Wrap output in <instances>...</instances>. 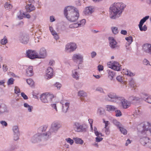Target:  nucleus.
Masks as SVG:
<instances>
[{"instance_id":"12","label":"nucleus","mask_w":151,"mask_h":151,"mask_svg":"<svg viewBox=\"0 0 151 151\" xmlns=\"http://www.w3.org/2000/svg\"><path fill=\"white\" fill-rule=\"evenodd\" d=\"M47 51L45 48L43 47L40 48L38 51V53H37V58L44 59L47 56Z\"/></svg>"},{"instance_id":"40","label":"nucleus","mask_w":151,"mask_h":151,"mask_svg":"<svg viewBox=\"0 0 151 151\" xmlns=\"http://www.w3.org/2000/svg\"><path fill=\"white\" fill-rule=\"evenodd\" d=\"M25 15V13H22L21 11H20L17 14L18 18L20 19H22L24 17V16Z\"/></svg>"},{"instance_id":"10","label":"nucleus","mask_w":151,"mask_h":151,"mask_svg":"<svg viewBox=\"0 0 151 151\" xmlns=\"http://www.w3.org/2000/svg\"><path fill=\"white\" fill-rule=\"evenodd\" d=\"M77 47V46L75 43H68L65 45V51L67 53H70L74 51Z\"/></svg>"},{"instance_id":"26","label":"nucleus","mask_w":151,"mask_h":151,"mask_svg":"<svg viewBox=\"0 0 151 151\" xmlns=\"http://www.w3.org/2000/svg\"><path fill=\"white\" fill-rule=\"evenodd\" d=\"M52 133L49 129V131L46 133L43 134H42V138H43L45 139H47L51 137V134Z\"/></svg>"},{"instance_id":"19","label":"nucleus","mask_w":151,"mask_h":151,"mask_svg":"<svg viewBox=\"0 0 151 151\" xmlns=\"http://www.w3.org/2000/svg\"><path fill=\"white\" fill-rule=\"evenodd\" d=\"M53 70L51 67L48 68L46 71V78L47 79L51 78L53 76Z\"/></svg>"},{"instance_id":"30","label":"nucleus","mask_w":151,"mask_h":151,"mask_svg":"<svg viewBox=\"0 0 151 151\" xmlns=\"http://www.w3.org/2000/svg\"><path fill=\"white\" fill-rule=\"evenodd\" d=\"M149 18V16H145L141 20L139 24V29H141V27L142 26L143 23Z\"/></svg>"},{"instance_id":"15","label":"nucleus","mask_w":151,"mask_h":151,"mask_svg":"<svg viewBox=\"0 0 151 151\" xmlns=\"http://www.w3.org/2000/svg\"><path fill=\"white\" fill-rule=\"evenodd\" d=\"M26 55L31 59L37 58V52L35 50H29L26 51Z\"/></svg>"},{"instance_id":"54","label":"nucleus","mask_w":151,"mask_h":151,"mask_svg":"<svg viewBox=\"0 0 151 151\" xmlns=\"http://www.w3.org/2000/svg\"><path fill=\"white\" fill-rule=\"evenodd\" d=\"M75 86L77 88H80L82 86V84L81 83L77 82L76 83Z\"/></svg>"},{"instance_id":"50","label":"nucleus","mask_w":151,"mask_h":151,"mask_svg":"<svg viewBox=\"0 0 151 151\" xmlns=\"http://www.w3.org/2000/svg\"><path fill=\"white\" fill-rule=\"evenodd\" d=\"M115 112L116 113L115 116H116L119 117L122 116V112L120 110L116 109Z\"/></svg>"},{"instance_id":"2","label":"nucleus","mask_w":151,"mask_h":151,"mask_svg":"<svg viewBox=\"0 0 151 151\" xmlns=\"http://www.w3.org/2000/svg\"><path fill=\"white\" fill-rule=\"evenodd\" d=\"M125 6V5L122 3H114L110 7V17L112 19L118 18Z\"/></svg>"},{"instance_id":"62","label":"nucleus","mask_w":151,"mask_h":151,"mask_svg":"<svg viewBox=\"0 0 151 151\" xmlns=\"http://www.w3.org/2000/svg\"><path fill=\"white\" fill-rule=\"evenodd\" d=\"M14 91L16 93H20V89L17 86H15L14 88Z\"/></svg>"},{"instance_id":"4","label":"nucleus","mask_w":151,"mask_h":151,"mask_svg":"<svg viewBox=\"0 0 151 151\" xmlns=\"http://www.w3.org/2000/svg\"><path fill=\"white\" fill-rule=\"evenodd\" d=\"M103 99L106 101L116 102L117 100L121 99V97L117 95L115 93L111 92L107 95L102 96Z\"/></svg>"},{"instance_id":"28","label":"nucleus","mask_w":151,"mask_h":151,"mask_svg":"<svg viewBox=\"0 0 151 151\" xmlns=\"http://www.w3.org/2000/svg\"><path fill=\"white\" fill-rule=\"evenodd\" d=\"M106 110L108 111H114L116 109V107L113 105H108L106 106Z\"/></svg>"},{"instance_id":"13","label":"nucleus","mask_w":151,"mask_h":151,"mask_svg":"<svg viewBox=\"0 0 151 151\" xmlns=\"http://www.w3.org/2000/svg\"><path fill=\"white\" fill-rule=\"evenodd\" d=\"M42 139V134L37 133L32 137L30 141L32 143H36L40 142Z\"/></svg>"},{"instance_id":"32","label":"nucleus","mask_w":151,"mask_h":151,"mask_svg":"<svg viewBox=\"0 0 151 151\" xmlns=\"http://www.w3.org/2000/svg\"><path fill=\"white\" fill-rule=\"evenodd\" d=\"M72 76L73 78L76 80H78L79 79V74L76 71V70H74L72 71Z\"/></svg>"},{"instance_id":"43","label":"nucleus","mask_w":151,"mask_h":151,"mask_svg":"<svg viewBox=\"0 0 151 151\" xmlns=\"http://www.w3.org/2000/svg\"><path fill=\"white\" fill-rule=\"evenodd\" d=\"M113 123L117 127L120 128V127L122 126V124L116 119H113Z\"/></svg>"},{"instance_id":"29","label":"nucleus","mask_w":151,"mask_h":151,"mask_svg":"<svg viewBox=\"0 0 151 151\" xmlns=\"http://www.w3.org/2000/svg\"><path fill=\"white\" fill-rule=\"evenodd\" d=\"M12 130L13 134H20L19 127L17 125L13 126L12 127Z\"/></svg>"},{"instance_id":"61","label":"nucleus","mask_w":151,"mask_h":151,"mask_svg":"<svg viewBox=\"0 0 151 151\" xmlns=\"http://www.w3.org/2000/svg\"><path fill=\"white\" fill-rule=\"evenodd\" d=\"M0 123L3 126L6 127L7 126V123L5 121H0Z\"/></svg>"},{"instance_id":"8","label":"nucleus","mask_w":151,"mask_h":151,"mask_svg":"<svg viewBox=\"0 0 151 151\" xmlns=\"http://www.w3.org/2000/svg\"><path fill=\"white\" fill-rule=\"evenodd\" d=\"M61 127L62 125L60 122L55 121L52 123L49 130L52 133H56Z\"/></svg>"},{"instance_id":"51","label":"nucleus","mask_w":151,"mask_h":151,"mask_svg":"<svg viewBox=\"0 0 151 151\" xmlns=\"http://www.w3.org/2000/svg\"><path fill=\"white\" fill-rule=\"evenodd\" d=\"M65 141L70 145H72L73 143V140L70 138H66L65 139Z\"/></svg>"},{"instance_id":"36","label":"nucleus","mask_w":151,"mask_h":151,"mask_svg":"<svg viewBox=\"0 0 151 151\" xmlns=\"http://www.w3.org/2000/svg\"><path fill=\"white\" fill-rule=\"evenodd\" d=\"M20 134H13L12 139L14 141H18L19 139Z\"/></svg>"},{"instance_id":"11","label":"nucleus","mask_w":151,"mask_h":151,"mask_svg":"<svg viewBox=\"0 0 151 151\" xmlns=\"http://www.w3.org/2000/svg\"><path fill=\"white\" fill-rule=\"evenodd\" d=\"M72 59L74 62L77 63L79 61V64H81L83 62V57L81 54L75 53L73 55Z\"/></svg>"},{"instance_id":"56","label":"nucleus","mask_w":151,"mask_h":151,"mask_svg":"<svg viewBox=\"0 0 151 151\" xmlns=\"http://www.w3.org/2000/svg\"><path fill=\"white\" fill-rule=\"evenodd\" d=\"M143 62V64L145 65H151L149 63V61L146 59H145Z\"/></svg>"},{"instance_id":"48","label":"nucleus","mask_w":151,"mask_h":151,"mask_svg":"<svg viewBox=\"0 0 151 151\" xmlns=\"http://www.w3.org/2000/svg\"><path fill=\"white\" fill-rule=\"evenodd\" d=\"M129 84L132 87L134 88L135 86V83L134 81L131 78L129 81Z\"/></svg>"},{"instance_id":"60","label":"nucleus","mask_w":151,"mask_h":151,"mask_svg":"<svg viewBox=\"0 0 151 151\" xmlns=\"http://www.w3.org/2000/svg\"><path fill=\"white\" fill-rule=\"evenodd\" d=\"M105 129V132L106 133V134L109 135L110 134V131L109 129V128H104Z\"/></svg>"},{"instance_id":"38","label":"nucleus","mask_w":151,"mask_h":151,"mask_svg":"<svg viewBox=\"0 0 151 151\" xmlns=\"http://www.w3.org/2000/svg\"><path fill=\"white\" fill-rule=\"evenodd\" d=\"M111 29L112 32L114 35L117 34L119 33V30L117 27H112Z\"/></svg>"},{"instance_id":"14","label":"nucleus","mask_w":151,"mask_h":151,"mask_svg":"<svg viewBox=\"0 0 151 151\" xmlns=\"http://www.w3.org/2000/svg\"><path fill=\"white\" fill-rule=\"evenodd\" d=\"M29 36L26 34H20L19 36V41L22 43L24 44H27L29 41Z\"/></svg>"},{"instance_id":"63","label":"nucleus","mask_w":151,"mask_h":151,"mask_svg":"<svg viewBox=\"0 0 151 151\" xmlns=\"http://www.w3.org/2000/svg\"><path fill=\"white\" fill-rule=\"evenodd\" d=\"M98 70L99 71L102 70L104 69V67L101 65H99L98 66Z\"/></svg>"},{"instance_id":"17","label":"nucleus","mask_w":151,"mask_h":151,"mask_svg":"<svg viewBox=\"0 0 151 151\" xmlns=\"http://www.w3.org/2000/svg\"><path fill=\"white\" fill-rule=\"evenodd\" d=\"M121 101V104L123 109H127L128 108L130 105V103L125 99L121 97V99L119 100Z\"/></svg>"},{"instance_id":"21","label":"nucleus","mask_w":151,"mask_h":151,"mask_svg":"<svg viewBox=\"0 0 151 151\" xmlns=\"http://www.w3.org/2000/svg\"><path fill=\"white\" fill-rule=\"evenodd\" d=\"M94 11V9L93 6H88L86 7L84 11V13L86 15H89Z\"/></svg>"},{"instance_id":"41","label":"nucleus","mask_w":151,"mask_h":151,"mask_svg":"<svg viewBox=\"0 0 151 151\" xmlns=\"http://www.w3.org/2000/svg\"><path fill=\"white\" fill-rule=\"evenodd\" d=\"M129 99L130 100L133 101H139L140 99H142L141 98V97H139L134 96H132L129 97Z\"/></svg>"},{"instance_id":"37","label":"nucleus","mask_w":151,"mask_h":151,"mask_svg":"<svg viewBox=\"0 0 151 151\" xmlns=\"http://www.w3.org/2000/svg\"><path fill=\"white\" fill-rule=\"evenodd\" d=\"M78 96L80 97H86L87 96V93L84 91L81 90L78 92Z\"/></svg>"},{"instance_id":"6","label":"nucleus","mask_w":151,"mask_h":151,"mask_svg":"<svg viewBox=\"0 0 151 151\" xmlns=\"http://www.w3.org/2000/svg\"><path fill=\"white\" fill-rule=\"evenodd\" d=\"M139 131V135L140 137L139 141L141 144L143 146L147 147L150 139L147 137L146 134L142 133V130L138 129Z\"/></svg>"},{"instance_id":"18","label":"nucleus","mask_w":151,"mask_h":151,"mask_svg":"<svg viewBox=\"0 0 151 151\" xmlns=\"http://www.w3.org/2000/svg\"><path fill=\"white\" fill-rule=\"evenodd\" d=\"M141 98L146 102L151 104V96L146 93H142Z\"/></svg>"},{"instance_id":"46","label":"nucleus","mask_w":151,"mask_h":151,"mask_svg":"<svg viewBox=\"0 0 151 151\" xmlns=\"http://www.w3.org/2000/svg\"><path fill=\"white\" fill-rule=\"evenodd\" d=\"M119 128V129L120 131L124 135L127 134V131L125 128L122 127V126L120 127V128Z\"/></svg>"},{"instance_id":"16","label":"nucleus","mask_w":151,"mask_h":151,"mask_svg":"<svg viewBox=\"0 0 151 151\" xmlns=\"http://www.w3.org/2000/svg\"><path fill=\"white\" fill-rule=\"evenodd\" d=\"M108 40L109 46L111 49H115L118 47V43L114 37H109Z\"/></svg>"},{"instance_id":"20","label":"nucleus","mask_w":151,"mask_h":151,"mask_svg":"<svg viewBox=\"0 0 151 151\" xmlns=\"http://www.w3.org/2000/svg\"><path fill=\"white\" fill-rule=\"evenodd\" d=\"M143 50L146 53L151 54V44L146 43L143 46Z\"/></svg>"},{"instance_id":"24","label":"nucleus","mask_w":151,"mask_h":151,"mask_svg":"<svg viewBox=\"0 0 151 151\" xmlns=\"http://www.w3.org/2000/svg\"><path fill=\"white\" fill-rule=\"evenodd\" d=\"M25 9L27 12H30L35 9V7L31 4H28L25 7Z\"/></svg>"},{"instance_id":"44","label":"nucleus","mask_w":151,"mask_h":151,"mask_svg":"<svg viewBox=\"0 0 151 151\" xmlns=\"http://www.w3.org/2000/svg\"><path fill=\"white\" fill-rule=\"evenodd\" d=\"M94 131L95 135H96V136H97V137L100 136L102 137L103 136V135H102V134L101 133L97 131V129L96 127L94 128Z\"/></svg>"},{"instance_id":"3","label":"nucleus","mask_w":151,"mask_h":151,"mask_svg":"<svg viewBox=\"0 0 151 151\" xmlns=\"http://www.w3.org/2000/svg\"><path fill=\"white\" fill-rule=\"evenodd\" d=\"M137 128L138 129L142 130V134H146V135H151V124L149 122L142 123L139 125Z\"/></svg>"},{"instance_id":"58","label":"nucleus","mask_w":151,"mask_h":151,"mask_svg":"<svg viewBox=\"0 0 151 151\" xmlns=\"http://www.w3.org/2000/svg\"><path fill=\"white\" fill-rule=\"evenodd\" d=\"M96 55V53L95 51H93L91 53V57L92 58H94Z\"/></svg>"},{"instance_id":"59","label":"nucleus","mask_w":151,"mask_h":151,"mask_svg":"<svg viewBox=\"0 0 151 151\" xmlns=\"http://www.w3.org/2000/svg\"><path fill=\"white\" fill-rule=\"evenodd\" d=\"M21 95L24 98V99L27 100L28 99V97L23 92H22L21 93Z\"/></svg>"},{"instance_id":"5","label":"nucleus","mask_w":151,"mask_h":151,"mask_svg":"<svg viewBox=\"0 0 151 151\" xmlns=\"http://www.w3.org/2000/svg\"><path fill=\"white\" fill-rule=\"evenodd\" d=\"M54 96L50 93H42L40 96L41 101L43 103L47 104L50 103L52 101Z\"/></svg>"},{"instance_id":"57","label":"nucleus","mask_w":151,"mask_h":151,"mask_svg":"<svg viewBox=\"0 0 151 151\" xmlns=\"http://www.w3.org/2000/svg\"><path fill=\"white\" fill-rule=\"evenodd\" d=\"M55 86L58 89H60L62 85L61 84L59 83H56L55 85Z\"/></svg>"},{"instance_id":"1","label":"nucleus","mask_w":151,"mask_h":151,"mask_svg":"<svg viewBox=\"0 0 151 151\" xmlns=\"http://www.w3.org/2000/svg\"><path fill=\"white\" fill-rule=\"evenodd\" d=\"M64 14L67 19L71 22H76L79 16L78 10L74 7L70 6L65 8Z\"/></svg>"},{"instance_id":"23","label":"nucleus","mask_w":151,"mask_h":151,"mask_svg":"<svg viewBox=\"0 0 151 151\" xmlns=\"http://www.w3.org/2000/svg\"><path fill=\"white\" fill-rule=\"evenodd\" d=\"M49 29L52 34L54 36V38L56 40H58L59 38V36L57 33L54 30L52 27H50Z\"/></svg>"},{"instance_id":"55","label":"nucleus","mask_w":151,"mask_h":151,"mask_svg":"<svg viewBox=\"0 0 151 151\" xmlns=\"http://www.w3.org/2000/svg\"><path fill=\"white\" fill-rule=\"evenodd\" d=\"M96 141L97 142H99L101 141L103 139V138L101 137H97L95 138Z\"/></svg>"},{"instance_id":"45","label":"nucleus","mask_w":151,"mask_h":151,"mask_svg":"<svg viewBox=\"0 0 151 151\" xmlns=\"http://www.w3.org/2000/svg\"><path fill=\"white\" fill-rule=\"evenodd\" d=\"M27 82L28 84L32 86L34 85V82L32 79L29 78L27 80Z\"/></svg>"},{"instance_id":"64","label":"nucleus","mask_w":151,"mask_h":151,"mask_svg":"<svg viewBox=\"0 0 151 151\" xmlns=\"http://www.w3.org/2000/svg\"><path fill=\"white\" fill-rule=\"evenodd\" d=\"M4 7L6 9H9V4H8V2L6 3L4 5Z\"/></svg>"},{"instance_id":"27","label":"nucleus","mask_w":151,"mask_h":151,"mask_svg":"<svg viewBox=\"0 0 151 151\" xmlns=\"http://www.w3.org/2000/svg\"><path fill=\"white\" fill-rule=\"evenodd\" d=\"M7 111L6 106L4 104H0V114L4 113Z\"/></svg>"},{"instance_id":"25","label":"nucleus","mask_w":151,"mask_h":151,"mask_svg":"<svg viewBox=\"0 0 151 151\" xmlns=\"http://www.w3.org/2000/svg\"><path fill=\"white\" fill-rule=\"evenodd\" d=\"M26 73L28 76H31L33 75L32 66H29L27 68Z\"/></svg>"},{"instance_id":"9","label":"nucleus","mask_w":151,"mask_h":151,"mask_svg":"<svg viewBox=\"0 0 151 151\" xmlns=\"http://www.w3.org/2000/svg\"><path fill=\"white\" fill-rule=\"evenodd\" d=\"M107 65L109 68L116 71H119L122 69L121 65L116 61H112V62H109Z\"/></svg>"},{"instance_id":"33","label":"nucleus","mask_w":151,"mask_h":151,"mask_svg":"<svg viewBox=\"0 0 151 151\" xmlns=\"http://www.w3.org/2000/svg\"><path fill=\"white\" fill-rule=\"evenodd\" d=\"M108 74V77L110 78V80L111 81L113 80L114 77L115 75V73L111 70H109Z\"/></svg>"},{"instance_id":"31","label":"nucleus","mask_w":151,"mask_h":151,"mask_svg":"<svg viewBox=\"0 0 151 151\" xmlns=\"http://www.w3.org/2000/svg\"><path fill=\"white\" fill-rule=\"evenodd\" d=\"M105 110L102 107H99L97 110V113L99 115H104L105 114Z\"/></svg>"},{"instance_id":"39","label":"nucleus","mask_w":151,"mask_h":151,"mask_svg":"<svg viewBox=\"0 0 151 151\" xmlns=\"http://www.w3.org/2000/svg\"><path fill=\"white\" fill-rule=\"evenodd\" d=\"M124 73L127 76L130 77L133 76H134L135 74L127 70H124Z\"/></svg>"},{"instance_id":"47","label":"nucleus","mask_w":151,"mask_h":151,"mask_svg":"<svg viewBox=\"0 0 151 151\" xmlns=\"http://www.w3.org/2000/svg\"><path fill=\"white\" fill-rule=\"evenodd\" d=\"M7 42V38L6 36H4L3 39H2L0 41V43L3 45L6 44Z\"/></svg>"},{"instance_id":"22","label":"nucleus","mask_w":151,"mask_h":151,"mask_svg":"<svg viewBox=\"0 0 151 151\" xmlns=\"http://www.w3.org/2000/svg\"><path fill=\"white\" fill-rule=\"evenodd\" d=\"M62 111L65 113L67 112L69 107L70 103L65 101H63L62 104Z\"/></svg>"},{"instance_id":"52","label":"nucleus","mask_w":151,"mask_h":151,"mask_svg":"<svg viewBox=\"0 0 151 151\" xmlns=\"http://www.w3.org/2000/svg\"><path fill=\"white\" fill-rule=\"evenodd\" d=\"M96 91H99L100 92V93H104V92L103 89L101 87H98L97 88H96Z\"/></svg>"},{"instance_id":"35","label":"nucleus","mask_w":151,"mask_h":151,"mask_svg":"<svg viewBox=\"0 0 151 151\" xmlns=\"http://www.w3.org/2000/svg\"><path fill=\"white\" fill-rule=\"evenodd\" d=\"M23 105L25 108L27 109L29 112H32L33 109L32 106H30L27 103H24Z\"/></svg>"},{"instance_id":"42","label":"nucleus","mask_w":151,"mask_h":151,"mask_svg":"<svg viewBox=\"0 0 151 151\" xmlns=\"http://www.w3.org/2000/svg\"><path fill=\"white\" fill-rule=\"evenodd\" d=\"M116 79L118 82H119L121 83H124V81L123 80V78L121 76H117L116 78Z\"/></svg>"},{"instance_id":"34","label":"nucleus","mask_w":151,"mask_h":151,"mask_svg":"<svg viewBox=\"0 0 151 151\" xmlns=\"http://www.w3.org/2000/svg\"><path fill=\"white\" fill-rule=\"evenodd\" d=\"M73 139L76 144L82 145L83 143V140L79 138L75 137Z\"/></svg>"},{"instance_id":"53","label":"nucleus","mask_w":151,"mask_h":151,"mask_svg":"<svg viewBox=\"0 0 151 151\" xmlns=\"http://www.w3.org/2000/svg\"><path fill=\"white\" fill-rule=\"evenodd\" d=\"M86 20L84 19H82L80 22V23H78L80 27L83 26L85 24Z\"/></svg>"},{"instance_id":"7","label":"nucleus","mask_w":151,"mask_h":151,"mask_svg":"<svg viewBox=\"0 0 151 151\" xmlns=\"http://www.w3.org/2000/svg\"><path fill=\"white\" fill-rule=\"evenodd\" d=\"M73 127L74 130L77 132H82L85 131L86 130L85 124H81L80 123L77 122L73 123Z\"/></svg>"},{"instance_id":"49","label":"nucleus","mask_w":151,"mask_h":151,"mask_svg":"<svg viewBox=\"0 0 151 151\" xmlns=\"http://www.w3.org/2000/svg\"><path fill=\"white\" fill-rule=\"evenodd\" d=\"M125 39L129 43V45L131 44L133 41L132 37V36H129L125 38Z\"/></svg>"}]
</instances>
